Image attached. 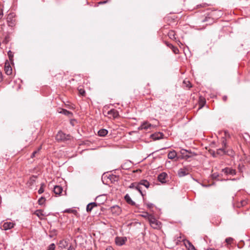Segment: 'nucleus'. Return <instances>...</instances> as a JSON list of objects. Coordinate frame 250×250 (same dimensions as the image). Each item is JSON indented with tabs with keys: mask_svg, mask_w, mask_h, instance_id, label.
Wrapping results in <instances>:
<instances>
[{
	"mask_svg": "<svg viewBox=\"0 0 250 250\" xmlns=\"http://www.w3.org/2000/svg\"><path fill=\"white\" fill-rule=\"evenodd\" d=\"M149 222L151 227L154 229H159L161 228V223L153 216L149 217Z\"/></svg>",
	"mask_w": 250,
	"mask_h": 250,
	"instance_id": "f257e3e1",
	"label": "nucleus"
},
{
	"mask_svg": "<svg viewBox=\"0 0 250 250\" xmlns=\"http://www.w3.org/2000/svg\"><path fill=\"white\" fill-rule=\"evenodd\" d=\"M70 138V135L65 134L62 131H59L56 136V139L58 141H64L69 140Z\"/></svg>",
	"mask_w": 250,
	"mask_h": 250,
	"instance_id": "f03ea898",
	"label": "nucleus"
},
{
	"mask_svg": "<svg viewBox=\"0 0 250 250\" xmlns=\"http://www.w3.org/2000/svg\"><path fill=\"white\" fill-rule=\"evenodd\" d=\"M104 115L108 116L109 118L115 119L119 116L118 112L115 109H111L110 110L104 111Z\"/></svg>",
	"mask_w": 250,
	"mask_h": 250,
	"instance_id": "7ed1b4c3",
	"label": "nucleus"
},
{
	"mask_svg": "<svg viewBox=\"0 0 250 250\" xmlns=\"http://www.w3.org/2000/svg\"><path fill=\"white\" fill-rule=\"evenodd\" d=\"M111 212L114 215H118L121 212V209L118 206H114L110 208Z\"/></svg>",
	"mask_w": 250,
	"mask_h": 250,
	"instance_id": "20e7f679",
	"label": "nucleus"
},
{
	"mask_svg": "<svg viewBox=\"0 0 250 250\" xmlns=\"http://www.w3.org/2000/svg\"><path fill=\"white\" fill-rule=\"evenodd\" d=\"M153 125L149 123L148 122H144L142 125L138 127L139 130L150 129Z\"/></svg>",
	"mask_w": 250,
	"mask_h": 250,
	"instance_id": "39448f33",
	"label": "nucleus"
},
{
	"mask_svg": "<svg viewBox=\"0 0 250 250\" xmlns=\"http://www.w3.org/2000/svg\"><path fill=\"white\" fill-rule=\"evenodd\" d=\"M167 177V174L166 172H162L158 175V180L162 184L166 183L167 182L166 179Z\"/></svg>",
	"mask_w": 250,
	"mask_h": 250,
	"instance_id": "423d86ee",
	"label": "nucleus"
},
{
	"mask_svg": "<svg viewBox=\"0 0 250 250\" xmlns=\"http://www.w3.org/2000/svg\"><path fill=\"white\" fill-rule=\"evenodd\" d=\"M222 172H224L226 175L230 174L234 175L236 174V171L235 169L231 168L226 167L222 169Z\"/></svg>",
	"mask_w": 250,
	"mask_h": 250,
	"instance_id": "0eeeda50",
	"label": "nucleus"
},
{
	"mask_svg": "<svg viewBox=\"0 0 250 250\" xmlns=\"http://www.w3.org/2000/svg\"><path fill=\"white\" fill-rule=\"evenodd\" d=\"M14 224L11 222H4L2 225V229L4 230H7L12 229L14 227Z\"/></svg>",
	"mask_w": 250,
	"mask_h": 250,
	"instance_id": "6e6552de",
	"label": "nucleus"
},
{
	"mask_svg": "<svg viewBox=\"0 0 250 250\" xmlns=\"http://www.w3.org/2000/svg\"><path fill=\"white\" fill-rule=\"evenodd\" d=\"M126 241V237H117L116 238L115 242L117 245L122 246L124 245Z\"/></svg>",
	"mask_w": 250,
	"mask_h": 250,
	"instance_id": "1a4fd4ad",
	"label": "nucleus"
},
{
	"mask_svg": "<svg viewBox=\"0 0 250 250\" xmlns=\"http://www.w3.org/2000/svg\"><path fill=\"white\" fill-rule=\"evenodd\" d=\"M34 214L36 215L41 220L44 219V217L47 215L43 213V211L41 209L37 210L34 212Z\"/></svg>",
	"mask_w": 250,
	"mask_h": 250,
	"instance_id": "9d476101",
	"label": "nucleus"
},
{
	"mask_svg": "<svg viewBox=\"0 0 250 250\" xmlns=\"http://www.w3.org/2000/svg\"><path fill=\"white\" fill-rule=\"evenodd\" d=\"M14 15L13 14L10 13L8 14L7 17V22L8 23V26H12L14 24L13 22V18H14Z\"/></svg>",
	"mask_w": 250,
	"mask_h": 250,
	"instance_id": "9b49d317",
	"label": "nucleus"
},
{
	"mask_svg": "<svg viewBox=\"0 0 250 250\" xmlns=\"http://www.w3.org/2000/svg\"><path fill=\"white\" fill-rule=\"evenodd\" d=\"M179 159H188V150L185 149H182L180 151V154L178 156Z\"/></svg>",
	"mask_w": 250,
	"mask_h": 250,
	"instance_id": "f8f14e48",
	"label": "nucleus"
},
{
	"mask_svg": "<svg viewBox=\"0 0 250 250\" xmlns=\"http://www.w3.org/2000/svg\"><path fill=\"white\" fill-rule=\"evenodd\" d=\"M4 70H5V73L8 75H11L12 73V67L10 65L9 63L8 62H5Z\"/></svg>",
	"mask_w": 250,
	"mask_h": 250,
	"instance_id": "ddd939ff",
	"label": "nucleus"
},
{
	"mask_svg": "<svg viewBox=\"0 0 250 250\" xmlns=\"http://www.w3.org/2000/svg\"><path fill=\"white\" fill-rule=\"evenodd\" d=\"M196 98L198 100V103H199V108L198 109H200L202 108L204 105L206 104V101L205 99L204 98H202L201 97H199V96L196 94Z\"/></svg>",
	"mask_w": 250,
	"mask_h": 250,
	"instance_id": "4468645a",
	"label": "nucleus"
},
{
	"mask_svg": "<svg viewBox=\"0 0 250 250\" xmlns=\"http://www.w3.org/2000/svg\"><path fill=\"white\" fill-rule=\"evenodd\" d=\"M165 43L167 46L169 47L170 48H171L172 49V50L174 53H175V54L178 53L179 50L176 47L174 46L172 44L168 42H167L165 41Z\"/></svg>",
	"mask_w": 250,
	"mask_h": 250,
	"instance_id": "2eb2a0df",
	"label": "nucleus"
},
{
	"mask_svg": "<svg viewBox=\"0 0 250 250\" xmlns=\"http://www.w3.org/2000/svg\"><path fill=\"white\" fill-rule=\"evenodd\" d=\"M97 206V204L95 202H92L88 204L86 206V211L90 212L92 209Z\"/></svg>",
	"mask_w": 250,
	"mask_h": 250,
	"instance_id": "dca6fc26",
	"label": "nucleus"
},
{
	"mask_svg": "<svg viewBox=\"0 0 250 250\" xmlns=\"http://www.w3.org/2000/svg\"><path fill=\"white\" fill-rule=\"evenodd\" d=\"M187 169L186 168H180L178 172V175L179 177H183L187 174Z\"/></svg>",
	"mask_w": 250,
	"mask_h": 250,
	"instance_id": "f3484780",
	"label": "nucleus"
},
{
	"mask_svg": "<svg viewBox=\"0 0 250 250\" xmlns=\"http://www.w3.org/2000/svg\"><path fill=\"white\" fill-rule=\"evenodd\" d=\"M62 191V188L59 186H56L54 188V192L56 195H60Z\"/></svg>",
	"mask_w": 250,
	"mask_h": 250,
	"instance_id": "a211bd4d",
	"label": "nucleus"
},
{
	"mask_svg": "<svg viewBox=\"0 0 250 250\" xmlns=\"http://www.w3.org/2000/svg\"><path fill=\"white\" fill-rule=\"evenodd\" d=\"M163 136L164 135L163 133L158 132L157 133L152 134L151 135V137L153 140H156L162 138Z\"/></svg>",
	"mask_w": 250,
	"mask_h": 250,
	"instance_id": "6ab92c4d",
	"label": "nucleus"
},
{
	"mask_svg": "<svg viewBox=\"0 0 250 250\" xmlns=\"http://www.w3.org/2000/svg\"><path fill=\"white\" fill-rule=\"evenodd\" d=\"M132 164L130 161H126L122 165L121 167L123 169H129L131 167Z\"/></svg>",
	"mask_w": 250,
	"mask_h": 250,
	"instance_id": "aec40b11",
	"label": "nucleus"
},
{
	"mask_svg": "<svg viewBox=\"0 0 250 250\" xmlns=\"http://www.w3.org/2000/svg\"><path fill=\"white\" fill-rule=\"evenodd\" d=\"M125 199L128 204L131 205H135V202L131 200V198L128 194L125 195Z\"/></svg>",
	"mask_w": 250,
	"mask_h": 250,
	"instance_id": "412c9836",
	"label": "nucleus"
},
{
	"mask_svg": "<svg viewBox=\"0 0 250 250\" xmlns=\"http://www.w3.org/2000/svg\"><path fill=\"white\" fill-rule=\"evenodd\" d=\"M176 156L177 153L174 150L170 151L167 155V157L169 159H173L175 158Z\"/></svg>",
	"mask_w": 250,
	"mask_h": 250,
	"instance_id": "4be33fe9",
	"label": "nucleus"
},
{
	"mask_svg": "<svg viewBox=\"0 0 250 250\" xmlns=\"http://www.w3.org/2000/svg\"><path fill=\"white\" fill-rule=\"evenodd\" d=\"M107 133L108 131L105 129H101L98 132V135L102 137L105 136L106 135H107Z\"/></svg>",
	"mask_w": 250,
	"mask_h": 250,
	"instance_id": "5701e85b",
	"label": "nucleus"
},
{
	"mask_svg": "<svg viewBox=\"0 0 250 250\" xmlns=\"http://www.w3.org/2000/svg\"><path fill=\"white\" fill-rule=\"evenodd\" d=\"M58 112L60 113H62V114H64V115L68 116H69L70 115H71L72 114L71 112H70L65 109H60V111L59 110Z\"/></svg>",
	"mask_w": 250,
	"mask_h": 250,
	"instance_id": "b1692460",
	"label": "nucleus"
},
{
	"mask_svg": "<svg viewBox=\"0 0 250 250\" xmlns=\"http://www.w3.org/2000/svg\"><path fill=\"white\" fill-rule=\"evenodd\" d=\"M139 183L140 184V186L143 185L147 188H148L150 185L149 182L146 180H142Z\"/></svg>",
	"mask_w": 250,
	"mask_h": 250,
	"instance_id": "393cba45",
	"label": "nucleus"
},
{
	"mask_svg": "<svg viewBox=\"0 0 250 250\" xmlns=\"http://www.w3.org/2000/svg\"><path fill=\"white\" fill-rule=\"evenodd\" d=\"M167 35L171 40H174L176 39L175 33L174 31H169Z\"/></svg>",
	"mask_w": 250,
	"mask_h": 250,
	"instance_id": "a878e982",
	"label": "nucleus"
},
{
	"mask_svg": "<svg viewBox=\"0 0 250 250\" xmlns=\"http://www.w3.org/2000/svg\"><path fill=\"white\" fill-rule=\"evenodd\" d=\"M59 245L60 247L65 248L67 246L68 243L66 240H62L60 241Z\"/></svg>",
	"mask_w": 250,
	"mask_h": 250,
	"instance_id": "bb28decb",
	"label": "nucleus"
},
{
	"mask_svg": "<svg viewBox=\"0 0 250 250\" xmlns=\"http://www.w3.org/2000/svg\"><path fill=\"white\" fill-rule=\"evenodd\" d=\"M3 36H4V39L3 40V41H2V42L5 43V44H6L9 41V36L8 35H3Z\"/></svg>",
	"mask_w": 250,
	"mask_h": 250,
	"instance_id": "cd10ccee",
	"label": "nucleus"
},
{
	"mask_svg": "<svg viewBox=\"0 0 250 250\" xmlns=\"http://www.w3.org/2000/svg\"><path fill=\"white\" fill-rule=\"evenodd\" d=\"M135 189L137 190L142 195V196H144V194L142 191V188H141V187L140 186V185L139 183H138L137 185H136V186L135 187Z\"/></svg>",
	"mask_w": 250,
	"mask_h": 250,
	"instance_id": "c85d7f7f",
	"label": "nucleus"
},
{
	"mask_svg": "<svg viewBox=\"0 0 250 250\" xmlns=\"http://www.w3.org/2000/svg\"><path fill=\"white\" fill-rule=\"evenodd\" d=\"M45 185L44 183L41 184V187L38 190V193L39 194H42L44 192V188L45 187Z\"/></svg>",
	"mask_w": 250,
	"mask_h": 250,
	"instance_id": "c756f323",
	"label": "nucleus"
},
{
	"mask_svg": "<svg viewBox=\"0 0 250 250\" xmlns=\"http://www.w3.org/2000/svg\"><path fill=\"white\" fill-rule=\"evenodd\" d=\"M45 201V198L43 197H41L38 200V203L39 205H43Z\"/></svg>",
	"mask_w": 250,
	"mask_h": 250,
	"instance_id": "7c9ffc66",
	"label": "nucleus"
},
{
	"mask_svg": "<svg viewBox=\"0 0 250 250\" xmlns=\"http://www.w3.org/2000/svg\"><path fill=\"white\" fill-rule=\"evenodd\" d=\"M217 153L220 155H223L226 153L224 148H220L217 150Z\"/></svg>",
	"mask_w": 250,
	"mask_h": 250,
	"instance_id": "2f4dec72",
	"label": "nucleus"
},
{
	"mask_svg": "<svg viewBox=\"0 0 250 250\" xmlns=\"http://www.w3.org/2000/svg\"><path fill=\"white\" fill-rule=\"evenodd\" d=\"M0 34H2V35H4V27L5 26L4 23H1L0 24Z\"/></svg>",
	"mask_w": 250,
	"mask_h": 250,
	"instance_id": "473e14b6",
	"label": "nucleus"
},
{
	"mask_svg": "<svg viewBox=\"0 0 250 250\" xmlns=\"http://www.w3.org/2000/svg\"><path fill=\"white\" fill-rule=\"evenodd\" d=\"M188 250H197L193 245L188 241Z\"/></svg>",
	"mask_w": 250,
	"mask_h": 250,
	"instance_id": "72a5a7b5",
	"label": "nucleus"
},
{
	"mask_svg": "<svg viewBox=\"0 0 250 250\" xmlns=\"http://www.w3.org/2000/svg\"><path fill=\"white\" fill-rule=\"evenodd\" d=\"M8 57H9V58L10 59V60L12 61V58L13 57V53L12 51H9L8 52Z\"/></svg>",
	"mask_w": 250,
	"mask_h": 250,
	"instance_id": "f704fd0d",
	"label": "nucleus"
},
{
	"mask_svg": "<svg viewBox=\"0 0 250 250\" xmlns=\"http://www.w3.org/2000/svg\"><path fill=\"white\" fill-rule=\"evenodd\" d=\"M55 248V245L54 244L52 243L49 245L47 250H54Z\"/></svg>",
	"mask_w": 250,
	"mask_h": 250,
	"instance_id": "c9c22d12",
	"label": "nucleus"
},
{
	"mask_svg": "<svg viewBox=\"0 0 250 250\" xmlns=\"http://www.w3.org/2000/svg\"><path fill=\"white\" fill-rule=\"evenodd\" d=\"M146 205L147 207L149 209L153 208L154 207V205L150 203H146Z\"/></svg>",
	"mask_w": 250,
	"mask_h": 250,
	"instance_id": "e433bc0d",
	"label": "nucleus"
},
{
	"mask_svg": "<svg viewBox=\"0 0 250 250\" xmlns=\"http://www.w3.org/2000/svg\"><path fill=\"white\" fill-rule=\"evenodd\" d=\"M142 216L145 218H147L149 221V217L152 216V215L149 214L147 212H145L144 214L142 215Z\"/></svg>",
	"mask_w": 250,
	"mask_h": 250,
	"instance_id": "4c0bfd02",
	"label": "nucleus"
},
{
	"mask_svg": "<svg viewBox=\"0 0 250 250\" xmlns=\"http://www.w3.org/2000/svg\"><path fill=\"white\" fill-rule=\"evenodd\" d=\"M40 149H41V147H40V148H38V149L37 150L34 151V152L32 153V155H31V158H33L34 157H35V155H36V154H37V153L39 151V150H40Z\"/></svg>",
	"mask_w": 250,
	"mask_h": 250,
	"instance_id": "58836bf2",
	"label": "nucleus"
},
{
	"mask_svg": "<svg viewBox=\"0 0 250 250\" xmlns=\"http://www.w3.org/2000/svg\"><path fill=\"white\" fill-rule=\"evenodd\" d=\"M79 93L82 95V96H84V94H85V91L82 89V88H80L79 89Z\"/></svg>",
	"mask_w": 250,
	"mask_h": 250,
	"instance_id": "ea45409f",
	"label": "nucleus"
},
{
	"mask_svg": "<svg viewBox=\"0 0 250 250\" xmlns=\"http://www.w3.org/2000/svg\"><path fill=\"white\" fill-rule=\"evenodd\" d=\"M138 183H132L129 187L130 188H135V187L137 185Z\"/></svg>",
	"mask_w": 250,
	"mask_h": 250,
	"instance_id": "a19ab883",
	"label": "nucleus"
},
{
	"mask_svg": "<svg viewBox=\"0 0 250 250\" xmlns=\"http://www.w3.org/2000/svg\"><path fill=\"white\" fill-rule=\"evenodd\" d=\"M232 241V239L231 238H228L226 239V242L228 244H230Z\"/></svg>",
	"mask_w": 250,
	"mask_h": 250,
	"instance_id": "79ce46f5",
	"label": "nucleus"
},
{
	"mask_svg": "<svg viewBox=\"0 0 250 250\" xmlns=\"http://www.w3.org/2000/svg\"><path fill=\"white\" fill-rule=\"evenodd\" d=\"M3 10L2 9H0V20L3 17ZM0 22H1V21H0Z\"/></svg>",
	"mask_w": 250,
	"mask_h": 250,
	"instance_id": "37998d69",
	"label": "nucleus"
},
{
	"mask_svg": "<svg viewBox=\"0 0 250 250\" xmlns=\"http://www.w3.org/2000/svg\"><path fill=\"white\" fill-rule=\"evenodd\" d=\"M222 145L223 147H225L226 146V141L224 139H223Z\"/></svg>",
	"mask_w": 250,
	"mask_h": 250,
	"instance_id": "c03bdc74",
	"label": "nucleus"
},
{
	"mask_svg": "<svg viewBox=\"0 0 250 250\" xmlns=\"http://www.w3.org/2000/svg\"><path fill=\"white\" fill-rule=\"evenodd\" d=\"M74 247L72 245H71L69 246L68 250H74Z\"/></svg>",
	"mask_w": 250,
	"mask_h": 250,
	"instance_id": "a18cd8bd",
	"label": "nucleus"
},
{
	"mask_svg": "<svg viewBox=\"0 0 250 250\" xmlns=\"http://www.w3.org/2000/svg\"><path fill=\"white\" fill-rule=\"evenodd\" d=\"M223 100L224 101H226L227 100V97L226 96H223Z\"/></svg>",
	"mask_w": 250,
	"mask_h": 250,
	"instance_id": "49530a36",
	"label": "nucleus"
},
{
	"mask_svg": "<svg viewBox=\"0 0 250 250\" xmlns=\"http://www.w3.org/2000/svg\"><path fill=\"white\" fill-rule=\"evenodd\" d=\"M105 250H114L112 247H109L107 248Z\"/></svg>",
	"mask_w": 250,
	"mask_h": 250,
	"instance_id": "de8ad7c7",
	"label": "nucleus"
},
{
	"mask_svg": "<svg viewBox=\"0 0 250 250\" xmlns=\"http://www.w3.org/2000/svg\"><path fill=\"white\" fill-rule=\"evenodd\" d=\"M2 80V73L0 71V82H1Z\"/></svg>",
	"mask_w": 250,
	"mask_h": 250,
	"instance_id": "09e8293b",
	"label": "nucleus"
},
{
	"mask_svg": "<svg viewBox=\"0 0 250 250\" xmlns=\"http://www.w3.org/2000/svg\"><path fill=\"white\" fill-rule=\"evenodd\" d=\"M35 179H36V177H35V176H33V177L31 178V180H32L33 181H34Z\"/></svg>",
	"mask_w": 250,
	"mask_h": 250,
	"instance_id": "8fccbe9b",
	"label": "nucleus"
},
{
	"mask_svg": "<svg viewBox=\"0 0 250 250\" xmlns=\"http://www.w3.org/2000/svg\"><path fill=\"white\" fill-rule=\"evenodd\" d=\"M106 2H107V1H101V2H100L99 3V4H103V3H105Z\"/></svg>",
	"mask_w": 250,
	"mask_h": 250,
	"instance_id": "3c124183",
	"label": "nucleus"
},
{
	"mask_svg": "<svg viewBox=\"0 0 250 250\" xmlns=\"http://www.w3.org/2000/svg\"><path fill=\"white\" fill-rule=\"evenodd\" d=\"M188 88L192 87L191 84L189 82H188Z\"/></svg>",
	"mask_w": 250,
	"mask_h": 250,
	"instance_id": "603ef678",
	"label": "nucleus"
},
{
	"mask_svg": "<svg viewBox=\"0 0 250 250\" xmlns=\"http://www.w3.org/2000/svg\"><path fill=\"white\" fill-rule=\"evenodd\" d=\"M188 158L190 157L191 155H190V152L188 150Z\"/></svg>",
	"mask_w": 250,
	"mask_h": 250,
	"instance_id": "864d4df0",
	"label": "nucleus"
},
{
	"mask_svg": "<svg viewBox=\"0 0 250 250\" xmlns=\"http://www.w3.org/2000/svg\"><path fill=\"white\" fill-rule=\"evenodd\" d=\"M183 83L184 84H186V80H184V81H183Z\"/></svg>",
	"mask_w": 250,
	"mask_h": 250,
	"instance_id": "5fc2aeb1",
	"label": "nucleus"
},
{
	"mask_svg": "<svg viewBox=\"0 0 250 250\" xmlns=\"http://www.w3.org/2000/svg\"><path fill=\"white\" fill-rule=\"evenodd\" d=\"M66 212H69V210L68 209L66 210Z\"/></svg>",
	"mask_w": 250,
	"mask_h": 250,
	"instance_id": "6e6d98bb",
	"label": "nucleus"
}]
</instances>
